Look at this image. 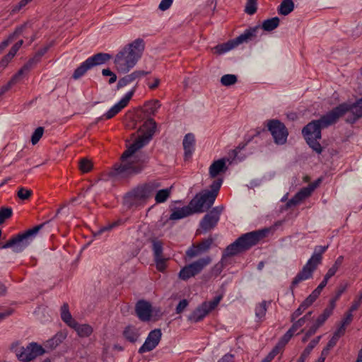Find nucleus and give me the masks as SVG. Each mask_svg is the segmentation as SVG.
I'll return each mask as SVG.
<instances>
[{"mask_svg": "<svg viewBox=\"0 0 362 362\" xmlns=\"http://www.w3.org/2000/svg\"><path fill=\"white\" fill-rule=\"evenodd\" d=\"M160 103L158 100L146 102L142 110L138 112L136 117L139 118L148 117L139 128L138 138L127 148L122 155V160L124 161L131 158L139 149L146 146L153 139L156 132L157 124L151 117L154 115L160 107Z\"/></svg>", "mask_w": 362, "mask_h": 362, "instance_id": "nucleus-1", "label": "nucleus"}, {"mask_svg": "<svg viewBox=\"0 0 362 362\" xmlns=\"http://www.w3.org/2000/svg\"><path fill=\"white\" fill-rule=\"evenodd\" d=\"M344 105H337L332 110L322 115L318 119L313 120L302 129V134L308 145L317 154L322 152V147L319 142L322 138V129L336 124L345 112Z\"/></svg>", "mask_w": 362, "mask_h": 362, "instance_id": "nucleus-2", "label": "nucleus"}, {"mask_svg": "<svg viewBox=\"0 0 362 362\" xmlns=\"http://www.w3.org/2000/svg\"><path fill=\"white\" fill-rule=\"evenodd\" d=\"M160 183L151 180L140 184L128 192L123 198V204L127 208L137 207L145 203L155 193V201L158 204L165 202L170 195L171 188L158 190Z\"/></svg>", "mask_w": 362, "mask_h": 362, "instance_id": "nucleus-3", "label": "nucleus"}, {"mask_svg": "<svg viewBox=\"0 0 362 362\" xmlns=\"http://www.w3.org/2000/svg\"><path fill=\"white\" fill-rule=\"evenodd\" d=\"M145 49L143 39L137 38L123 47L115 56V66L119 72L127 73L141 58Z\"/></svg>", "mask_w": 362, "mask_h": 362, "instance_id": "nucleus-4", "label": "nucleus"}, {"mask_svg": "<svg viewBox=\"0 0 362 362\" xmlns=\"http://www.w3.org/2000/svg\"><path fill=\"white\" fill-rule=\"evenodd\" d=\"M269 232V228H264L241 235L225 248L222 259L234 257L248 251L263 239Z\"/></svg>", "mask_w": 362, "mask_h": 362, "instance_id": "nucleus-5", "label": "nucleus"}, {"mask_svg": "<svg viewBox=\"0 0 362 362\" xmlns=\"http://www.w3.org/2000/svg\"><path fill=\"white\" fill-rule=\"evenodd\" d=\"M328 246H320L318 249H315V252L308 259V262L303 266V269L297 274L293 279L290 289L293 292V289L301 281L313 278V272L322 262V255L326 251Z\"/></svg>", "mask_w": 362, "mask_h": 362, "instance_id": "nucleus-6", "label": "nucleus"}, {"mask_svg": "<svg viewBox=\"0 0 362 362\" xmlns=\"http://www.w3.org/2000/svg\"><path fill=\"white\" fill-rule=\"evenodd\" d=\"M40 228H33L10 238L1 248H11L14 252H21L30 245Z\"/></svg>", "mask_w": 362, "mask_h": 362, "instance_id": "nucleus-7", "label": "nucleus"}, {"mask_svg": "<svg viewBox=\"0 0 362 362\" xmlns=\"http://www.w3.org/2000/svg\"><path fill=\"white\" fill-rule=\"evenodd\" d=\"M112 57V54L103 52H99L89 57L77 67L72 75V78L74 79L80 78L87 71L95 66L106 64Z\"/></svg>", "mask_w": 362, "mask_h": 362, "instance_id": "nucleus-8", "label": "nucleus"}, {"mask_svg": "<svg viewBox=\"0 0 362 362\" xmlns=\"http://www.w3.org/2000/svg\"><path fill=\"white\" fill-rule=\"evenodd\" d=\"M11 350L21 362H30L45 353L42 346L36 343H30L26 347L20 346L18 343L13 344Z\"/></svg>", "mask_w": 362, "mask_h": 362, "instance_id": "nucleus-9", "label": "nucleus"}, {"mask_svg": "<svg viewBox=\"0 0 362 362\" xmlns=\"http://www.w3.org/2000/svg\"><path fill=\"white\" fill-rule=\"evenodd\" d=\"M211 262V258L206 256L200 258L198 260L185 266L179 272V278L182 280L187 281L191 277L201 273V272Z\"/></svg>", "mask_w": 362, "mask_h": 362, "instance_id": "nucleus-10", "label": "nucleus"}, {"mask_svg": "<svg viewBox=\"0 0 362 362\" xmlns=\"http://www.w3.org/2000/svg\"><path fill=\"white\" fill-rule=\"evenodd\" d=\"M216 198L214 194L208 192V189L203 190L190 201V205L195 213H203L212 206Z\"/></svg>", "mask_w": 362, "mask_h": 362, "instance_id": "nucleus-11", "label": "nucleus"}, {"mask_svg": "<svg viewBox=\"0 0 362 362\" xmlns=\"http://www.w3.org/2000/svg\"><path fill=\"white\" fill-rule=\"evenodd\" d=\"M221 298V296H218L211 301L203 302L188 316V320L193 322L202 321L210 312L217 307Z\"/></svg>", "mask_w": 362, "mask_h": 362, "instance_id": "nucleus-12", "label": "nucleus"}, {"mask_svg": "<svg viewBox=\"0 0 362 362\" xmlns=\"http://www.w3.org/2000/svg\"><path fill=\"white\" fill-rule=\"evenodd\" d=\"M267 127L276 144L283 145L286 142L288 132L284 123L277 119H272L269 121Z\"/></svg>", "mask_w": 362, "mask_h": 362, "instance_id": "nucleus-13", "label": "nucleus"}, {"mask_svg": "<svg viewBox=\"0 0 362 362\" xmlns=\"http://www.w3.org/2000/svg\"><path fill=\"white\" fill-rule=\"evenodd\" d=\"M149 241L152 243V251L156 269L163 272L166 267L168 258L163 257V243L156 237H151Z\"/></svg>", "mask_w": 362, "mask_h": 362, "instance_id": "nucleus-14", "label": "nucleus"}, {"mask_svg": "<svg viewBox=\"0 0 362 362\" xmlns=\"http://www.w3.org/2000/svg\"><path fill=\"white\" fill-rule=\"evenodd\" d=\"M162 337V332L160 329H154L151 330L145 342L139 349V354H142L146 352L153 350L159 344Z\"/></svg>", "mask_w": 362, "mask_h": 362, "instance_id": "nucleus-15", "label": "nucleus"}, {"mask_svg": "<svg viewBox=\"0 0 362 362\" xmlns=\"http://www.w3.org/2000/svg\"><path fill=\"white\" fill-rule=\"evenodd\" d=\"M214 242V239L209 236L207 238L202 240L198 244H193L187 251L186 255L192 259L198 256L199 255L207 252L212 244Z\"/></svg>", "mask_w": 362, "mask_h": 362, "instance_id": "nucleus-16", "label": "nucleus"}, {"mask_svg": "<svg viewBox=\"0 0 362 362\" xmlns=\"http://www.w3.org/2000/svg\"><path fill=\"white\" fill-rule=\"evenodd\" d=\"M223 210V206H217L207 212L199 223V226H216Z\"/></svg>", "mask_w": 362, "mask_h": 362, "instance_id": "nucleus-17", "label": "nucleus"}, {"mask_svg": "<svg viewBox=\"0 0 362 362\" xmlns=\"http://www.w3.org/2000/svg\"><path fill=\"white\" fill-rule=\"evenodd\" d=\"M135 312L140 320L148 322L151 320L152 317V305L145 300H139L136 303Z\"/></svg>", "mask_w": 362, "mask_h": 362, "instance_id": "nucleus-18", "label": "nucleus"}, {"mask_svg": "<svg viewBox=\"0 0 362 362\" xmlns=\"http://www.w3.org/2000/svg\"><path fill=\"white\" fill-rule=\"evenodd\" d=\"M260 31V25L250 27L239 36L233 39L234 44L237 47L243 43H247L250 41H253L259 36Z\"/></svg>", "mask_w": 362, "mask_h": 362, "instance_id": "nucleus-19", "label": "nucleus"}, {"mask_svg": "<svg viewBox=\"0 0 362 362\" xmlns=\"http://www.w3.org/2000/svg\"><path fill=\"white\" fill-rule=\"evenodd\" d=\"M316 185H310L300 189L293 197L286 203V209L292 208L299 204L302 201L310 196Z\"/></svg>", "mask_w": 362, "mask_h": 362, "instance_id": "nucleus-20", "label": "nucleus"}, {"mask_svg": "<svg viewBox=\"0 0 362 362\" xmlns=\"http://www.w3.org/2000/svg\"><path fill=\"white\" fill-rule=\"evenodd\" d=\"M149 74L148 71H143V70H136L134 72L131 73L130 74H127L120 78L118 81V83L117 84V88L120 89L132 83L139 81L144 76L148 75Z\"/></svg>", "mask_w": 362, "mask_h": 362, "instance_id": "nucleus-21", "label": "nucleus"}, {"mask_svg": "<svg viewBox=\"0 0 362 362\" xmlns=\"http://www.w3.org/2000/svg\"><path fill=\"white\" fill-rule=\"evenodd\" d=\"M170 220H180L193 214H196L195 211H194L193 207L190 205V203L189 205L182 207L170 208Z\"/></svg>", "mask_w": 362, "mask_h": 362, "instance_id": "nucleus-22", "label": "nucleus"}, {"mask_svg": "<svg viewBox=\"0 0 362 362\" xmlns=\"http://www.w3.org/2000/svg\"><path fill=\"white\" fill-rule=\"evenodd\" d=\"M229 160L228 158H221L215 160L209 167V175L212 178H216L221 173H224L228 170L226 162Z\"/></svg>", "mask_w": 362, "mask_h": 362, "instance_id": "nucleus-23", "label": "nucleus"}, {"mask_svg": "<svg viewBox=\"0 0 362 362\" xmlns=\"http://www.w3.org/2000/svg\"><path fill=\"white\" fill-rule=\"evenodd\" d=\"M182 145L185 151V159H187L192 156L194 151V135L192 133L187 134L184 137Z\"/></svg>", "mask_w": 362, "mask_h": 362, "instance_id": "nucleus-24", "label": "nucleus"}, {"mask_svg": "<svg viewBox=\"0 0 362 362\" xmlns=\"http://www.w3.org/2000/svg\"><path fill=\"white\" fill-rule=\"evenodd\" d=\"M342 105L346 107V109H347L343 114V116L348 112H351L352 114L354 115V120H356L362 117V98L358 100L356 103L353 104L343 103L339 104V105Z\"/></svg>", "mask_w": 362, "mask_h": 362, "instance_id": "nucleus-25", "label": "nucleus"}, {"mask_svg": "<svg viewBox=\"0 0 362 362\" xmlns=\"http://www.w3.org/2000/svg\"><path fill=\"white\" fill-rule=\"evenodd\" d=\"M122 334L127 341L133 344L136 343L140 337L139 329L133 325L127 326L124 328Z\"/></svg>", "mask_w": 362, "mask_h": 362, "instance_id": "nucleus-26", "label": "nucleus"}, {"mask_svg": "<svg viewBox=\"0 0 362 362\" xmlns=\"http://www.w3.org/2000/svg\"><path fill=\"white\" fill-rule=\"evenodd\" d=\"M135 91L136 87H134L129 91H128L117 103L115 104V115L118 114L128 105Z\"/></svg>", "mask_w": 362, "mask_h": 362, "instance_id": "nucleus-27", "label": "nucleus"}, {"mask_svg": "<svg viewBox=\"0 0 362 362\" xmlns=\"http://www.w3.org/2000/svg\"><path fill=\"white\" fill-rule=\"evenodd\" d=\"M23 44V40H21L18 42H17L15 45L12 46L11 49L9 50L8 53L5 55L3 59L0 62V65L1 66H6L8 62L14 57V56L16 54L17 52L19 50V49L21 47V46Z\"/></svg>", "mask_w": 362, "mask_h": 362, "instance_id": "nucleus-28", "label": "nucleus"}, {"mask_svg": "<svg viewBox=\"0 0 362 362\" xmlns=\"http://www.w3.org/2000/svg\"><path fill=\"white\" fill-rule=\"evenodd\" d=\"M61 317L69 327L76 326V321L72 317L67 303H64L61 308Z\"/></svg>", "mask_w": 362, "mask_h": 362, "instance_id": "nucleus-29", "label": "nucleus"}, {"mask_svg": "<svg viewBox=\"0 0 362 362\" xmlns=\"http://www.w3.org/2000/svg\"><path fill=\"white\" fill-rule=\"evenodd\" d=\"M80 337H88L93 333V328L87 324L79 325L77 322L76 326L72 327Z\"/></svg>", "mask_w": 362, "mask_h": 362, "instance_id": "nucleus-30", "label": "nucleus"}, {"mask_svg": "<svg viewBox=\"0 0 362 362\" xmlns=\"http://www.w3.org/2000/svg\"><path fill=\"white\" fill-rule=\"evenodd\" d=\"M279 24V18L278 17H274L264 21L260 28L265 31H272L278 27Z\"/></svg>", "mask_w": 362, "mask_h": 362, "instance_id": "nucleus-31", "label": "nucleus"}, {"mask_svg": "<svg viewBox=\"0 0 362 362\" xmlns=\"http://www.w3.org/2000/svg\"><path fill=\"white\" fill-rule=\"evenodd\" d=\"M235 47L236 45L234 44L233 39H232L227 42L216 45L214 47V52L218 54H223L229 52Z\"/></svg>", "mask_w": 362, "mask_h": 362, "instance_id": "nucleus-32", "label": "nucleus"}, {"mask_svg": "<svg viewBox=\"0 0 362 362\" xmlns=\"http://www.w3.org/2000/svg\"><path fill=\"white\" fill-rule=\"evenodd\" d=\"M294 4L292 0H283L279 5L278 11L280 14L286 16L293 11Z\"/></svg>", "mask_w": 362, "mask_h": 362, "instance_id": "nucleus-33", "label": "nucleus"}, {"mask_svg": "<svg viewBox=\"0 0 362 362\" xmlns=\"http://www.w3.org/2000/svg\"><path fill=\"white\" fill-rule=\"evenodd\" d=\"M295 332L289 328V329L281 337L279 342L274 346L280 352L290 341L291 337L294 335Z\"/></svg>", "mask_w": 362, "mask_h": 362, "instance_id": "nucleus-34", "label": "nucleus"}, {"mask_svg": "<svg viewBox=\"0 0 362 362\" xmlns=\"http://www.w3.org/2000/svg\"><path fill=\"white\" fill-rule=\"evenodd\" d=\"M40 59L35 55L33 58L30 59L23 67L18 70L16 74L20 78L27 71H28L35 64L38 63Z\"/></svg>", "mask_w": 362, "mask_h": 362, "instance_id": "nucleus-35", "label": "nucleus"}, {"mask_svg": "<svg viewBox=\"0 0 362 362\" xmlns=\"http://www.w3.org/2000/svg\"><path fill=\"white\" fill-rule=\"evenodd\" d=\"M331 315V313L324 310L322 313L317 317L311 327L317 332V329L325 324V322Z\"/></svg>", "mask_w": 362, "mask_h": 362, "instance_id": "nucleus-36", "label": "nucleus"}, {"mask_svg": "<svg viewBox=\"0 0 362 362\" xmlns=\"http://www.w3.org/2000/svg\"><path fill=\"white\" fill-rule=\"evenodd\" d=\"M98 182L103 183L104 182L105 185H104V187L106 188L107 187H112L113 186V170H111L107 173H103L100 175Z\"/></svg>", "mask_w": 362, "mask_h": 362, "instance_id": "nucleus-37", "label": "nucleus"}, {"mask_svg": "<svg viewBox=\"0 0 362 362\" xmlns=\"http://www.w3.org/2000/svg\"><path fill=\"white\" fill-rule=\"evenodd\" d=\"M13 209L9 206L0 207V225L6 223V221L13 216Z\"/></svg>", "mask_w": 362, "mask_h": 362, "instance_id": "nucleus-38", "label": "nucleus"}, {"mask_svg": "<svg viewBox=\"0 0 362 362\" xmlns=\"http://www.w3.org/2000/svg\"><path fill=\"white\" fill-rule=\"evenodd\" d=\"M92 162L86 158H81L78 162V168L83 173H88L93 169Z\"/></svg>", "mask_w": 362, "mask_h": 362, "instance_id": "nucleus-39", "label": "nucleus"}, {"mask_svg": "<svg viewBox=\"0 0 362 362\" xmlns=\"http://www.w3.org/2000/svg\"><path fill=\"white\" fill-rule=\"evenodd\" d=\"M237 81V76L234 74H225L221 78V83L225 86H232L235 84Z\"/></svg>", "mask_w": 362, "mask_h": 362, "instance_id": "nucleus-40", "label": "nucleus"}, {"mask_svg": "<svg viewBox=\"0 0 362 362\" xmlns=\"http://www.w3.org/2000/svg\"><path fill=\"white\" fill-rule=\"evenodd\" d=\"M19 79L20 78L16 74L13 75L7 83L0 88V98L10 90V88L16 84Z\"/></svg>", "mask_w": 362, "mask_h": 362, "instance_id": "nucleus-41", "label": "nucleus"}, {"mask_svg": "<svg viewBox=\"0 0 362 362\" xmlns=\"http://www.w3.org/2000/svg\"><path fill=\"white\" fill-rule=\"evenodd\" d=\"M223 178H217L214 180L211 185H210V189H208V192L214 194L216 197L218 194L219 189L223 184Z\"/></svg>", "mask_w": 362, "mask_h": 362, "instance_id": "nucleus-42", "label": "nucleus"}, {"mask_svg": "<svg viewBox=\"0 0 362 362\" xmlns=\"http://www.w3.org/2000/svg\"><path fill=\"white\" fill-rule=\"evenodd\" d=\"M267 308V302L263 300L262 303L258 304L255 308V315L258 318H262L266 315Z\"/></svg>", "mask_w": 362, "mask_h": 362, "instance_id": "nucleus-43", "label": "nucleus"}, {"mask_svg": "<svg viewBox=\"0 0 362 362\" xmlns=\"http://www.w3.org/2000/svg\"><path fill=\"white\" fill-rule=\"evenodd\" d=\"M44 133V128L42 127H37L31 136V142L33 145L38 143L40 139L42 138Z\"/></svg>", "mask_w": 362, "mask_h": 362, "instance_id": "nucleus-44", "label": "nucleus"}, {"mask_svg": "<svg viewBox=\"0 0 362 362\" xmlns=\"http://www.w3.org/2000/svg\"><path fill=\"white\" fill-rule=\"evenodd\" d=\"M257 11V0H247L245 11L249 14L252 15Z\"/></svg>", "mask_w": 362, "mask_h": 362, "instance_id": "nucleus-45", "label": "nucleus"}, {"mask_svg": "<svg viewBox=\"0 0 362 362\" xmlns=\"http://www.w3.org/2000/svg\"><path fill=\"white\" fill-rule=\"evenodd\" d=\"M321 337H322L321 336H317V337H315V339L311 340L310 342L309 343V344L305 348V349L303 350V352L305 353V354L309 356L310 352L312 351V350L319 343Z\"/></svg>", "mask_w": 362, "mask_h": 362, "instance_id": "nucleus-46", "label": "nucleus"}, {"mask_svg": "<svg viewBox=\"0 0 362 362\" xmlns=\"http://www.w3.org/2000/svg\"><path fill=\"white\" fill-rule=\"evenodd\" d=\"M33 0H21L17 4L14 5L11 9V13H17L21 9L25 8L28 4H30Z\"/></svg>", "mask_w": 362, "mask_h": 362, "instance_id": "nucleus-47", "label": "nucleus"}, {"mask_svg": "<svg viewBox=\"0 0 362 362\" xmlns=\"http://www.w3.org/2000/svg\"><path fill=\"white\" fill-rule=\"evenodd\" d=\"M33 194L32 190L25 187H21L18 190L17 195L22 200L28 199Z\"/></svg>", "mask_w": 362, "mask_h": 362, "instance_id": "nucleus-48", "label": "nucleus"}, {"mask_svg": "<svg viewBox=\"0 0 362 362\" xmlns=\"http://www.w3.org/2000/svg\"><path fill=\"white\" fill-rule=\"evenodd\" d=\"M293 324L290 327L294 332H296L300 327H303L306 321L305 320V317H300L297 320H294L291 322Z\"/></svg>", "mask_w": 362, "mask_h": 362, "instance_id": "nucleus-49", "label": "nucleus"}, {"mask_svg": "<svg viewBox=\"0 0 362 362\" xmlns=\"http://www.w3.org/2000/svg\"><path fill=\"white\" fill-rule=\"evenodd\" d=\"M279 353V351L277 350V348L274 347L261 362H271Z\"/></svg>", "mask_w": 362, "mask_h": 362, "instance_id": "nucleus-50", "label": "nucleus"}, {"mask_svg": "<svg viewBox=\"0 0 362 362\" xmlns=\"http://www.w3.org/2000/svg\"><path fill=\"white\" fill-rule=\"evenodd\" d=\"M69 208L67 205H64L57 209L55 214V216L60 218L63 216H66L69 214Z\"/></svg>", "mask_w": 362, "mask_h": 362, "instance_id": "nucleus-51", "label": "nucleus"}, {"mask_svg": "<svg viewBox=\"0 0 362 362\" xmlns=\"http://www.w3.org/2000/svg\"><path fill=\"white\" fill-rule=\"evenodd\" d=\"M173 0H161L159 4L158 8L160 11H165L168 10L173 4Z\"/></svg>", "mask_w": 362, "mask_h": 362, "instance_id": "nucleus-52", "label": "nucleus"}, {"mask_svg": "<svg viewBox=\"0 0 362 362\" xmlns=\"http://www.w3.org/2000/svg\"><path fill=\"white\" fill-rule=\"evenodd\" d=\"M188 304V300L186 299L180 300L176 307V313L177 314L181 313L187 308Z\"/></svg>", "mask_w": 362, "mask_h": 362, "instance_id": "nucleus-53", "label": "nucleus"}, {"mask_svg": "<svg viewBox=\"0 0 362 362\" xmlns=\"http://www.w3.org/2000/svg\"><path fill=\"white\" fill-rule=\"evenodd\" d=\"M353 320V315L351 312L346 313L344 317L342 319L341 324L344 326L349 325Z\"/></svg>", "mask_w": 362, "mask_h": 362, "instance_id": "nucleus-54", "label": "nucleus"}, {"mask_svg": "<svg viewBox=\"0 0 362 362\" xmlns=\"http://www.w3.org/2000/svg\"><path fill=\"white\" fill-rule=\"evenodd\" d=\"M316 333V331L315 329H313L311 326L306 331L303 337L302 338V341L303 343L306 342L310 337L314 335Z\"/></svg>", "mask_w": 362, "mask_h": 362, "instance_id": "nucleus-55", "label": "nucleus"}, {"mask_svg": "<svg viewBox=\"0 0 362 362\" xmlns=\"http://www.w3.org/2000/svg\"><path fill=\"white\" fill-rule=\"evenodd\" d=\"M337 300H338V299H337L334 297L332 298H331L329 300V305L325 310L332 315L333 310L336 307V302Z\"/></svg>", "mask_w": 362, "mask_h": 362, "instance_id": "nucleus-56", "label": "nucleus"}, {"mask_svg": "<svg viewBox=\"0 0 362 362\" xmlns=\"http://www.w3.org/2000/svg\"><path fill=\"white\" fill-rule=\"evenodd\" d=\"M346 332V326L341 325L337 328V329L334 332L333 335L338 339H339L341 336L344 335Z\"/></svg>", "mask_w": 362, "mask_h": 362, "instance_id": "nucleus-57", "label": "nucleus"}, {"mask_svg": "<svg viewBox=\"0 0 362 362\" xmlns=\"http://www.w3.org/2000/svg\"><path fill=\"white\" fill-rule=\"evenodd\" d=\"M305 312L304 310L301 308V307H298L291 315V322H293L296 320L300 315H301Z\"/></svg>", "mask_w": 362, "mask_h": 362, "instance_id": "nucleus-58", "label": "nucleus"}, {"mask_svg": "<svg viewBox=\"0 0 362 362\" xmlns=\"http://www.w3.org/2000/svg\"><path fill=\"white\" fill-rule=\"evenodd\" d=\"M361 303H362V300H361V298L358 297L357 299H355L354 300V302L352 303V305H351V307L348 311H349L352 313V312L356 310L359 308V306L361 305Z\"/></svg>", "mask_w": 362, "mask_h": 362, "instance_id": "nucleus-59", "label": "nucleus"}, {"mask_svg": "<svg viewBox=\"0 0 362 362\" xmlns=\"http://www.w3.org/2000/svg\"><path fill=\"white\" fill-rule=\"evenodd\" d=\"M347 287L346 284H340L337 289L335 296L334 298L339 299L342 293L346 291Z\"/></svg>", "mask_w": 362, "mask_h": 362, "instance_id": "nucleus-60", "label": "nucleus"}, {"mask_svg": "<svg viewBox=\"0 0 362 362\" xmlns=\"http://www.w3.org/2000/svg\"><path fill=\"white\" fill-rule=\"evenodd\" d=\"M112 117H113V106H112L105 114H104L101 117H98L97 119L98 122V121H100V120H103L105 119H111Z\"/></svg>", "mask_w": 362, "mask_h": 362, "instance_id": "nucleus-61", "label": "nucleus"}, {"mask_svg": "<svg viewBox=\"0 0 362 362\" xmlns=\"http://www.w3.org/2000/svg\"><path fill=\"white\" fill-rule=\"evenodd\" d=\"M223 268V265L222 262H218L213 267L212 271L215 274L216 276H218L221 274Z\"/></svg>", "mask_w": 362, "mask_h": 362, "instance_id": "nucleus-62", "label": "nucleus"}, {"mask_svg": "<svg viewBox=\"0 0 362 362\" xmlns=\"http://www.w3.org/2000/svg\"><path fill=\"white\" fill-rule=\"evenodd\" d=\"M234 356L230 354H225L218 362H234Z\"/></svg>", "mask_w": 362, "mask_h": 362, "instance_id": "nucleus-63", "label": "nucleus"}, {"mask_svg": "<svg viewBox=\"0 0 362 362\" xmlns=\"http://www.w3.org/2000/svg\"><path fill=\"white\" fill-rule=\"evenodd\" d=\"M338 340H339V339L333 335L332 337V338L327 342L326 347L329 349H332L334 346H336Z\"/></svg>", "mask_w": 362, "mask_h": 362, "instance_id": "nucleus-64", "label": "nucleus"}]
</instances>
